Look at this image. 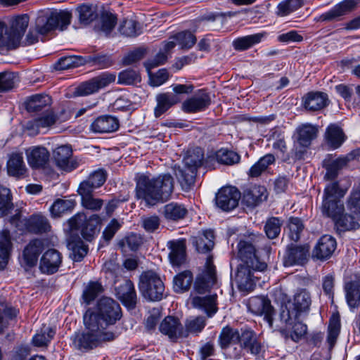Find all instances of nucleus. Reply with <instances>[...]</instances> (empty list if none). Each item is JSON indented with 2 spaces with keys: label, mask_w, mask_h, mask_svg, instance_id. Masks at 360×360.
Returning <instances> with one entry per match:
<instances>
[{
  "label": "nucleus",
  "mask_w": 360,
  "mask_h": 360,
  "mask_svg": "<svg viewBox=\"0 0 360 360\" xmlns=\"http://www.w3.org/2000/svg\"><path fill=\"white\" fill-rule=\"evenodd\" d=\"M122 316L118 302L108 297L101 298L95 311L89 309L84 314V330L72 336L73 345L79 350H89L113 341L119 335L115 324Z\"/></svg>",
  "instance_id": "nucleus-1"
},
{
  "label": "nucleus",
  "mask_w": 360,
  "mask_h": 360,
  "mask_svg": "<svg viewBox=\"0 0 360 360\" xmlns=\"http://www.w3.org/2000/svg\"><path fill=\"white\" fill-rule=\"evenodd\" d=\"M136 196L145 201L148 206H154L160 202L167 201L174 188L173 177L168 174L157 177L141 174L136 179Z\"/></svg>",
  "instance_id": "nucleus-2"
},
{
  "label": "nucleus",
  "mask_w": 360,
  "mask_h": 360,
  "mask_svg": "<svg viewBox=\"0 0 360 360\" xmlns=\"http://www.w3.org/2000/svg\"><path fill=\"white\" fill-rule=\"evenodd\" d=\"M71 12L67 10L46 9L41 11L36 20V28L41 34H49L56 30L63 31L71 23Z\"/></svg>",
  "instance_id": "nucleus-3"
},
{
  "label": "nucleus",
  "mask_w": 360,
  "mask_h": 360,
  "mask_svg": "<svg viewBox=\"0 0 360 360\" xmlns=\"http://www.w3.org/2000/svg\"><path fill=\"white\" fill-rule=\"evenodd\" d=\"M204 154L200 148L189 151L184 158V165L175 170V175L182 188L187 191L194 184L198 167L202 162Z\"/></svg>",
  "instance_id": "nucleus-4"
},
{
  "label": "nucleus",
  "mask_w": 360,
  "mask_h": 360,
  "mask_svg": "<svg viewBox=\"0 0 360 360\" xmlns=\"http://www.w3.org/2000/svg\"><path fill=\"white\" fill-rule=\"evenodd\" d=\"M346 191L339 187L338 182L328 184L325 189L321 205V212L333 221L344 212V205L340 199Z\"/></svg>",
  "instance_id": "nucleus-5"
},
{
  "label": "nucleus",
  "mask_w": 360,
  "mask_h": 360,
  "mask_svg": "<svg viewBox=\"0 0 360 360\" xmlns=\"http://www.w3.org/2000/svg\"><path fill=\"white\" fill-rule=\"evenodd\" d=\"M22 31V15L11 17L8 25L0 20V48L6 50L18 48L20 46Z\"/></svg>",
  "instance_id": "nucleus-6"
},
{
  "label": "nucleus",
  "mask_w": 360,
  "mask_h": 360,
  "mask_svg": "<svg viewBox=\"0 0 360 360\" xmlns=\"http://www.w3.org/2000/svg\"><path fill=\"white\" fill-rule=\"evenodd\" d=\"M139 287L142 295L150 301H160L164 297L163 281L153 271H145L140 276Z\"/></svg>",
  "instance_id": "nucleus-7"
},
{
  "label": "nucleus",
  "mask_w": 360,
  "mask_h": 360,
  "mask_svg": "<svg viewBox=\"0 0 360 360\" xmlns=\"http://www.w3.org/2000/svg\"><path fill=\"white\" fill-rule=\"evenodd\" d=\"M266 266V264H257V266L238 264L234 276L231 275L232 281L236 284L240 291L250 292L256 285L257 277L255 276V273L264 271Z\"/></svg>",
  "instance_id": "nucleus-8"
},
{
  "label": "nucleus",
  "mask_w": 360,
  "mask_h": 360,
  "mask_svg": "<svg viewBox=\"0 0 360 360\" xmlns=\"http://www.w3.org/2000/svg\"><path fill=\"white\" fill-rule=\"evenodd\" d=\"M102 218L98 214H92L89 218L83 213H78L69 219L72 229H79L82 237L91 241L99 233Z\"/></svg>",
  "instance_id": "nucleus-9"
},
{
  "label": "nucleus",
  "mask_w": 360,
  "mask_h": 360,
  "mask_svg": "<svg viewBox=\"0 0 360 360\" xmlns=\"http://www.w3.org/2000/svg\"><path fill=\"white\" fill-rule=\"evenodd\" d=\"M318 129L310 124L299 126L296 129V143L294 146V156L296 160L303 158L307 149L317 136Z\"/></svg>",
  "instance_id": "nucleus-10"
},
{
  "label": "nucleus",
  "mask_w": 360,
  "mask_h": 360,
  "mask_svg": "<svg viewBox=\"0 0 360 360\" xmlns=\"http://www.w3.org/2000/svg\"><path fill=\"white\" fill-rule=\"evenodd\" d=\"M116 76L115 74L105 72L99 76L79 84L75 89V94L78 96H86L97 92L99 89L104 88L114 82Z\"/></svg>",
  "instance_id": "nucleus-11"
},
{
  "label": "nucleus",
  "mask_w": 360,
  "mask_h": 360,
  "mask_svg": "<svg viewBox=\"0 0 360 360\" xmlns=\"http://www.w3.org/2000/svg\"><path fill=\"white\" fill-rule=\"evenodd\" d=\"M297 313L290 312L287 307L283 308L280 314L281 321L288 325L289 335L295 342L302 338L307 329L305 324L297 320Z\"/></svg>",
  "instance_id": "nucleus-12"
},
{
  "label": "nucleus",
  "mask_w": 360,
  "mask_h": 360,
  "mask_svg": "<svg viewBox=\"0 0 360 360\" xmlns=\"http://www.w3.org/2000/svg\"><path fill=\"white\" fill-rule=\"evenodd\" d=\"M216 280V270L212 257L208 256L205 270L197 276L195 281V290L200 294L205 293L215 283Z\"/></svg>",
  "instance_id": "nucleus-13"
},
{
  "label": "nucleus",
  "mask_w": 360,
  "mask_h": 360,
  "mask_svg": "<svg viewBox=\"0 0 360 360\" xmlns=\"http://www.w3.org/2000/svg\"><path fill=\"white\" fill-rule=\"evenodd\" d=\"M250 311L255 315H264V320L270 327L273 325V315L274 309L271 304V301L264 296H255L250 298L248 304Z\"/></svg>",
  "instance_id": "nucleus-14"
},
{
  "label": "nucleus",
  "mask_w": 360,
  "mask_h": 360,
  "mask_svg": "<svg viewBox=\"0 0 360 360\" xmlns=\"http://www.w3.org/2000/svg\"><path fill=\"white\" fill-rule=\"evenodd\" d=\"M240 199V192L233 186H226L221 188L216 195L217 207L224 211H230L238 205Z\"/></svg>",
  "instance_id": "nucleus-15"
},
{
  "label": "nucleus",
  "mask_w": 360,
  "mask_h": 360,
  "mask_svg": "<svg viewBox=\"0 0 360 360\" xmlns=\"http://www.w3.org/2000/svg\"><path fill=\"white\" fill-rule=\"evenodd\" d=\"M309 257V245H297L292 244L287 247L286 252L283 258V264L285 266L303 265L308 261Z\"/></svg>",
  "instance_id": "nucleus-16"
},
{
  "label": "nucleus",
  "mask_w": 360,
  "mask_h": 360,
  "mask_svg": "<svg viewBox=\"0 0 360 360\" xmlns=\"http://www.w3.org/2000/svg\"><path fill=\"white\" fill-rule=\"evenodd\" d=\"M62 254L56 249H49L42 255L39 269L43 274L48 275L57 272L62 264Z\"/></svg>",
  "instance_id": "nucleus-17"
},
{
  "label": "nucleus",
  "mask_w": 360,
  "mask_h": 360,
  "mask_svg": "<svg viewBox=\"0 0 360 360\" xmlns=\"http://www.w3.org/2000/svg\"><path fill=\"white\" fill-rule=\"evenodd\" d=\"M115 294L122 303L129 309H134L137 303V295L134 283L130 280H124L115 287Z\"/></svg>",
  "instance_id": "nucleus-18"
},
{
  "label": "nucleus",
  "mask_w": 360,
  "mask_h": 360,
  "mask_svg": "<svg viewBox=\"0 0 360 360\" xmlns=\"http://www.w3.org/2000/svg\"><path fill=\"white\" fill-rule=\"evenodd\" d=\"M72 150L70 146L63 145L53 151L56 165L65 172H71L77 167L76 161L71 160Z\"/></svg>",
  "instance_id": "nucleus-19"
},
{
  "label": "nucleus",
  "mask_w": 360,
  "mask_h": 360,
  "mask_svg": "<svg viewBox=\"0 0 360 360\" xmlns=\"http://www.w3.org/2000/svg\"><path fill=\"white\" fill-rule=\"evenodd\" d=\"M359 0H344L332 9L320 15V21H336L357 7Z\"/></svg>",
  "instance_id": "nucleus-20"
},
{
  "label": "nucleus",
  "mask_w": 360,
  "mask_h": 360,
  "mask_svg": "<svg viewBox=\"0 0 360 360\" xmlns=\"http://www.w3.org/2000/svg\"><path fill=\"white\" fill-rule=\"evenodd\" d=\"M238 257L240 259L239 264L246 266H257V264H266L259 261L256 255V249L252 243L247 240H240L237 245Z\"/></svg>",
  "instance_id": "nucleus-21"
},
{
  "label": "nucleus",
  "mask_w": 360,
  "mask_h": 360,
  "mask_svg": "<svg viewBox=\"0 0 360 360\" xmlns=\"http://www.w3.org/2000/svg\"><path fill=\"white\" fill-rule=\"evenodd\" d=\"M336 248L335 239L330 235H324L314 247L312 256L320 260H326L333 255Z\"/></svg>",
  "instance_id": "nucleus-22"
},
{
  "label": "nucleus",
  "mask_w": 360,
  "mask_h": 360,
  "mask_svg": "<svg viewBox=\"0 0 360 360\" xmlns=\"http://www.w3.org/2000/svg\"><path fill=\"white\" fill-rule=\"evenodd\" d=\"M210 103L209 94L205 90H200L183 103L182 109L186 112H196L204 110Z\"/></svg>",
  "instance_id": "nucleus-23"
},
{
  "label": "nucleus",
  "mask_w": 360,
  "mask_h": 360,
  "mask_svg": "<svg viewBox=\"0 0 360 360\" xmlns=\"http://www.w3.org/2000/svg\"><path fill=\"white\" fill-rule=\"evenodd\" d=\"M96 177L98 181L94 184L89 179H86L82 181L77 188V193L81 195L82 199L88 196L93 195L95 189L101 187L105 181L107 173L103 169H98L90 174V179Z\"/></svg>",
  "instance_id": "nucleus-24"
},
{
  "label": "nucleus",
  "mask_w": 360,
  "mask_h": 360,
  "mask_svg": "<svg viewBox=\"0 0 360 360\" xmlns=\"http://www.w3.org/2000/svg\"><path fill=\"white\" fill-rule=\"evenodd\" d=\"M169 250V259L172 266H179L186 260V245L185 239L172 240L167 242Z\"/></svg>",
  "instance_id": "nucleus-25"
},
{
  "label": "nucleus",
  "mask_w": 360,
  "mask_h": 360,
  "mask_svg": "<svg viewBox=\"0 0 360 360\" xmlns=\"http://www.w3.org/2000/svg\"><path fill=\"white\" fill-rule=\"evenodd\" d=\"M159 330L172 341L184 336L183 326L179 319L174 316H168L165 317L160 323Z\"/></svg>",
  "instance_id": "nucleus-26"
},
{
  "label": "nucleus",
  "mask_w": 360,
  "mask_h": 360,
  "mask_svg": "<svg viewBox=\"0 0 360 360\" xmlns=\"http://www.w3.org/2000/svg\"><path fill=\"white\" fill-rule=\"evenodd\" d=\"M28 164L32 168L44 167L49 160V153L42 146H33L26 150Z\"/></svg>",
  "instance_id": "nucleus-27"
},
{
  "label": "nucleus",
  "mask_w": 360,
  "mask_h": 360,
  "mask_svg": "<svg viewBox=\"0 0 360 360\" xmlns=\"http://www.w3.org/2000/svg\"><path fill=\"white\" fill-rule=\"evenodd\" d=\"M329 101L326 94L319 91H311L303 97V105L310 111H318L328 105Z\"/></svg>",
  "instance_id": "nucleus-28"
},
{
  "label": "nucleus",
  "mask_w": 360,
  "mask_h": 360,
  "mask_svg": "<svg viewBox=\"0 0 360 360\" xmlns=\"http://www.w3.org/2000/svg\"><path fill=\"white\" fill-rule=\"evenodd\" d=\"M44 248V241L42 240H32L24 248V264L28 267L36 266L38 257Z\"/></svg>",
  "instance_id": "nucleus-29"
},
{
  "label": "nucleus",
  "mask_w": 360,
  "mask_h": 360,
  "mask_svg": "<svg viewBox=\"0 0 360 360\" xmlns=\"http://www.w3.org/2000/svg\"><path fill=\"white\" fill-rule=\"evenodd\" d=\"M119 125V121L115 117L103 115L91 123V129L96 133H110L117 130Z\"/></svg>",
  "instance_id": "nucleus-30"
},
{
  "label": "nucleus",
  "mask_w": 360,
  "mask_h": 360,
  "mask_svg": "<svg viewBox=\"0 0 360 360\" xmlns=\"http://www.w3.org/2000/svg\"><path fill=\"white\" fill-rule=\"evenodd\" d=\"M24 228L30 233L39 234L49 231L51 226L44 216L33 214L24 220Z\"/></svg>",
  "instance_id": "nucleus-31"
},
{
  "label": "nucleus",
  "mask_w": 360,
  "mask_h": 360,
  "mask_svg": "<svg viewBox=\"0 0 360 360\" xmlns=\"http://www.w3.org/2000/svg\"><path fill=\"white\" fill-rule=\"evenodd\" d=\"M216 302V295L205 297L196 296L192 298L191 304L193 307L204 311L210 317L217 311Z\"/></svg>",
  "instance_id": "nucleus-32"
},
{
  "label": "nucleus",
  "mask_w": 360,
  "mask_h": 360,
  "mask_svg": "<svg viewBox=\"0 0 360 360\" xmlns=\"http://www.w3.org/2000/svg\"><path fill=\"white\" fill-rule=\"evenodd\" d=\"M214 239L213 231L206 230L201 234L193 237L192 242L198 252L206 253L213 248L214 245Z\"/></svg>",
  "instance_id": "nucleus-33"
},
{
  "label": "nucleus",
  "mask_w": 360,
  "mask_h": 360,
  "mask_svg": "<svg viewBox=\"0 0 360 360\" xmlns=\"http://www.w3.org/2000/svg\"><path fill=\"white\" fill-rule=\"evenodd\" d=\"M268 196L265 187L255 186L245 192L243 198V202L250 207H255L266 200Z\"/></svg>",
  "instance_id": "nucleus-34"
},
{
  "label": "nucleus",
  "mask_w": 360,
  "mask_h": 360,
  "mask_svg": "<svg viewBox=\"0 0 360 360\" xmlns=\"http://www.w3.org/2000/svg\"><path fill=\"white\" fill-rule=\"evenodd\" d=\"M157 105L155 108L154 114L156 117H160L173 105L179 101V98L175 94L165 93L158 94L156 97Z\"/></svg>",
  "instance_id": "nucleus-35"
},
{
  "label": "nucleus",
  "mask_w": 360,
  "mask_h": 360,
  "mask_svg": "<svg viewBox=\"0 0 360 360\" xmlns=\"http://www.w3.org/2000/svg\"><path fill=\"white\" fill-rule=\"evenodd\" d=\"M264 37V33H256L238 37L233 41L232 46L236 51H245L260 43Z\"/></svg>",
  "instance_id": "nucleus-36"
},
{
  "label": "nucleus",
  "mask_w": 360,
  "mask_h": 360,
  "mask_svg": "<svg viewBox=\"0 0 360 360\" xmlns=\"http://www.w3.org/2000/svg\"><path fill=\"white\" fill-rule=\"evenodd\" d=\"M342 129L337 124H330L326 131L327 144L332 148H338L345 140Z\"/></svg>",
  "instance_id": "nucleus-37"
},
{
  "label": "nucleus",
  "mask_w": 360,
  "mask_h": 360,
  "mask_svg": "<svg viewBox=\"0 0 360 360\" xmlns=\"http://www.w3.org/2000/svg\"><path fill=\"white\" fill-rule=\"evenodd\" d=\"M346 300L350 309L360 307V280L352 281L345 286Z\"/></svg>",
  "instance_id": "nucleus-38"
},
{
  "label": "nucleus",
  "mask_w": 360,
  "mask_h": 360,
  "mask_svg": "<svg viewBox=\"0 0 360 360\" xmlns=\"http://www.w3.org/2000/svg\"><path fill=\"white\" fill-rule=\"evenodd\" d=\"M68 247L71 250L70 257L74 262H80L87 255L88 246L79 237L71 236Z\"/></svg>",
  "instance_id": "nucleus-39"
},
{
  "label": "nucleus",
  "mask_w": 360,
  "mask_h": 360,
  "mask_svg": "<svg viewBox=\"0 0 360 360\" xmlns=\"http://www.w3.org/2000/svg\"><path fill=\"white\" fill-rule=\"evenodd\" d=\"M241 347L247 349L251 354H258L261 350V345L257 340L253 331L246 330L240 335L239 342Z\"/></svg>",
  "instance_id": "nucleus-40"
},
{
  "label": "nucleus",
  "mask_w": 360,
  "mask_h": 360,
  "mask_svg": "<svg viewBox=\"0 0 360 360\" xmlns=\"http://www.w3.org/2000/svg\"><path fill=\"white\" fill-rule=\"evenodd\" d=\"M51 97L46 94H35L27 98L25 107L29 112H39L51 104Z\"/></svg>",
  "instance_id": "nucleus-41"
},
{
  "label": "nucleus",
  "mask_w": 360,
  "mask_h": 360,
  "mask_svg": "<svg viewBox=\"0 0 360 360\" xmlns=\"http://www.w3.org/2000/svg\"><path fill=\"white\" fill-rule=\"evenodd\" d=\"M239 332L229 326L224 327L219 336V344L222 349H226L231 345L238 343Z\"/></svg>",
  "instance_id": "nucleus-42"
},
{
  "label": "nucleus",
  "mask_w": 360,
  "mask_h": 360,
  "mask_svg": "<svg viewBox=\"0 0 360 360\" xmlns=\"http://www.w3.org/2000/svg\"><path fill=\"white\" fill-rule=\"evenodd\" d=\"M76 205L74 199H57L50 207V212L53 217H59L62 214L71 212Z\"/></svg>",
  "instance_id": "nucleus-43"
},
{
  "label": "nucleus",
  "mask_w": 360,
  "mask_h": 360,
  "mask_svg": "<svg viewBox=\"0 0 360 360\" xmlns=\"http://www.w3.org/2000/svg\"><path fill=\"white\" fill-rule=\"evenodd\" d=\"M186 214V207L176 202L167 204L163 208V215L168 220L178 221L184 219Z\"/></svg>",
  "instance_id": "nucleus-44"
},
{
  "label": "nucleus",
  "mask_w": 360,
  "mask_h": 360,
  "mask_svg": "<svg viewBox=\"0 0 360 360\" xmlns=\"http://www.w3.org/2000/svg\"><path fill=\"white\" fill-rule=\"evenodd\" d=\"M340 331V318L339 314H333L329 321L327 342L329 349H332L336 343Z\"/></svg>",
  "instance_id": "nucleus-45"
},
{
  "label": "nucleus",
  "mask_w": 360,
  "mask_h": 360,
  "mask_svg": "<svg viewBox=\"0 0 360 360\" xmlns=\"http://www.w3.org/2000/svg\"><path fill=\"white\" fill-rule=\"evenodd\" d=\"M311 304V297L306 290H300L294 295L293 305L295 311L298 315L300 312H305L309 309Z\"/></svg>",
  "instance_id": "nucleus-46"
},
{
  "label": "nucleus",
  "mask_w": 360,
  "mask_h": 360,
  "mask_svg": "<svg viewBox=\"0 0 360 360\" xmlns=\"http://www.w3.org/2000/svg\"><path fill=\"white\" fill-rule=\"evenodd\" d=\"M56 334V330L49 326L44 325L32 338V343L37 347L47 346Z\"/></svg>",
  "instance_id": "nucleus-47"
},
{
  "label": "nucleus",
  "mask_w": 360,
  "mask_h": 360,
  "mask_svg": "<svg viewBox=\"0 0 360 360\" xmlns=\"http://www.w3.org/2000/svg\"><path fill=\"white\" fill-rule=\"evenodd\" d=\"M193 282V274L190 271H184L174 276V290L176 292L188 290Z\"/></svg>",
  "instance_id": "nucleus-48"
},
{
  "label": "nucleus",
  "mask_w": 360,
  "mask_h": 360,
  "mask_svg": "<svg viewBox=\"0 0 360 360\" xmlns=\"http://www.w3.org/2000/svg\"><path fill=\"white\" fill-rule=\"evenodd\" d=\"M13 197L11 190L4 185H0V217H4L13 209Z\"/></svg>",
  "instance_id": "nucleus-49"
},
{
  "label": "nucleus",
  "mask_w": 360,
  "mask_h": 360,
  "mask_svg": "<svg viewBox=\"0 0 360 360\" xmlns=\"http://www.w3.org/2000/svg\"><path fill=\"white\" fill-rule=\"evenodd\" d=\"M117 22L116 17L110 13H103L95 25V29L108 34L115 27Z\"/></svg>",
  "instance_id": "nucleus-50"
},
{
  "label": "nucleus",
  "mask_w": 360,
  "mask_h": 360,
  "mask_svg": "<svg viewBox=\"0 0 360 360\" xmlns=\"http://www.w3.org/2000/svg\"><path fill=\"white\" fill-rule=\"evenodd\" d=\"M348 162L347 158H338L335 160H328L324 162V167L326 169L325 178L327 179H333L338 174L340 169L345 167Z\"/></svg>",
  "instance_id": "nucleus-51"
},
{
  "label": "nucleus",
  "mask_w": 360,
  "mask_h": 360,
  "mask_svg": "<svg viewBox=\"0 0 360 360\" xmlns=\"http://www.w3.org/2000/svg\"><path fill=\"white\" fill-rule=\"evenodd\" d=\"M103 291L102 285L97 281H91L85 287L82 298L86 304L91 303Z\"/></svg>",
  "instance_id": "nucleus-52"
},
{
  "label": "nucleus",
  "mask_w": 360,
  "mask_h": 360,
  "mask_svg": "<svg viewBox=\"0 0 360 360\" xmlns=\"http://www.w3.org/2000/svg\"><path fill=\"white\" fill-rule=\"evenodd\" d=\"M338 230L340 231L355 229L359 226L355 221L354 218L349 214H344V212L333 220Z\"/></svg>",
  "instance_id": "nucleus-53"
},
{
  "label": "nucleus",
  "mask_w": 360,
  "mask_h": 360,
  "mask_svg": "<svg viewBox=\"0 0 360 360\" xmlns=\"http://www.w3.org/2000/svg\"><path fill=\"white\" fill-rule=\"evenodd\" d=\"M282 224L283 221L278 217H272L269 218L264 226L266 236L270 239L277 238L281 233Z\"/></svg>",
  "instance_id": "nucleus-54"
},
{
  "label": "nucleus",
  "mask_w": 360,
  "mask_h": 360,
  "mask_svg": "<svg viewBox=\"0 0 360 360\" xmlns=\"http://www.w3.org/2000/svg\"><path fill=\"white\" fill-rule=\"evenodd\" d=\"M84 59L82 57L70 56L60 58L54 65L56 70H65L70 68L78 67L83 64Z\"/></svg>",
  "instance_id": "nucleus-55"
},
{
  "label": "nucleus",
  "mask_w": 360,
  "mask_h": 360,
  "mask_svg": "<svg viewBox=\"0 0 360 360\" xmlns=\"http://www.w3.org/2000/svg\"><path fill=\"white\" fill-rule=\"evenodd\" d=\"M79 21L84 26L89 25L97 18V13L91 6L82 5L77 8Z\"/></svg>",
  "instance_id": "nucleus-56"
},
{
  "label": "nucleus",
  "mask_w": 360,
  "mask_h": 360,
  "mask_svg": "<svg viewBox=\"0 0 360 360\" xmlns=\"http://www.w3.org/2000/svg\"><path fill=\"white\" fill-rule=\"evenodd\" d=\"M7 168L11 176L18 177L22 174V157L20 153L11 155L7 163Z\"/></svg>",
  "instance_id": "nucleus-57"
},
{
  "label": "nucleus",
  "mask_w": 360,
  "mask_h": 360,
  "mask_svg": "<svg viewBox=\"0 0 360 360\" xmlns=\"http://www.w3.org/2000/svg\"><path fill=\"white\" fill-rule=\"evenodd\" d=\"M119 30L122 34L130 37H136L142 32L140 24L133 20H124Z\"/></svg>",
  "instance_id": "nucleus-58"
},
{
  "label": "nucleus",
  "mask_w": 360,
  "mask_h": 360,
  "mask_svg": "<svg viewBox=\"0 0 360 360\" xmlns=\"http://www.w3.org/2000/svg\"><path fill=\"white\" fill-rule=\"evenodd\" d=\"M304 4V0H284L277 6V14L285 16L300 8Z\"/></svg>",
  "instance_id": "nucleus-59"
},
{
  "label": "nucleus",
  "mask_w": 360,
  "mask_h": 360,
  "mask_svg": "<svg viewBox=\"0 0 360 360\" xmlns=\"http://www.w3.org/2000/svg\"><path fill=\"white\" fill-rule=\"evenodd\" d=\"M117 82L119 84L125 85L136 84L141 82V76L134 70L127 69L119 73Z\"/></svg>",
  "instance_id": "nucleus-60"
},
{
  "label": "nucleus",
  "mask_w": 360,
  "mask_h": 360,
  "mask_svg": "<svg viewBox=\"0 0 360 360\" xmlns=\"http://www.w3.org/2000/svg\"><path fill=\"white\" fill-rule=\"evenodd\" d=\"M181 49H188L191 48L196 42L195 35L188 31L179 32L172 37Z\"/></svg>",
  "instance_id": "nucleus-61"
},
{
  "label": "nucleus",
  "mask_w": 360,
  "mask_h": 360,
  "mask_svg": "<svg viewBox=\"0 0 360 360\" xmlns=\"http://www.w3.org/2000/svg\"><path fill=\"white\" fill-rule=\"evenodd\" d=\"M289 236L290 239L297 242L300 238V234L304 229V225L300 219L297 217H290L288 223Z\"/></svg>",
  "instance_id": "nucleus-62"
},
{
  "label": "nucleus",
  "mask_w": 360,
  "mask_h": 360,
  "mask_svg": "<svg viewBox=\"0 0 360 360\" xmlns=\"http://www.w3.org/2000/svg\"><path fill=\"white\" fill-rule=\"evenodd\" d=\"M218 162L231 165L238 163L240 160V156L235 152L228 150H220L216 155Z\"/></svg>",
  "instance_id": "nucleus-63"
},
{
  "label": "nucleus",
  "mask_w": 360,
  "mask_h": 360,
  "mask_svg": "<svg viewBox=\"0 0 360 360\" xmlns=\"http://www.w3.org/2000/svg\"><path fill=\"white\" fill-rule=\"evenodd\" d=\"M16 81L17 78L13 72L0 73V91H6L11 89Z\"/></svg>",
  "instance_id": "nucleus-64"
}]
</instances>
